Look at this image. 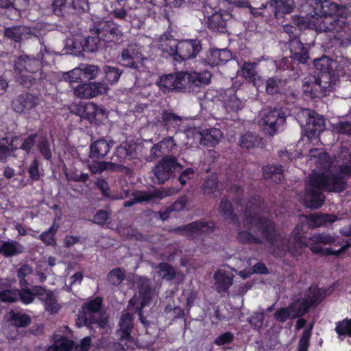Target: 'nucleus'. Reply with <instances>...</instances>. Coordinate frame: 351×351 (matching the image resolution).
Listing matches in <instances>:
<instances>
[{
  "mask_svg": "<svg viewBox=\"0 0 351 351\" xmlns=\"http://www.w3.org/2000/svg\"><path fill=\"white\" fill-rule=\"evenodd\" d=\"M310 4L313 6L314 14L308 24L309 28L328 33L341 45L351 43V29L346 21L350 10L346 7L328 0H310Z\"/></svg>",
  "mask_w": 351,
  "mask_h": 351,
  "instance_id": "obj_1",
  "label": "nucleus"
},
{
  "mask_svg": "<svg viewBox=\"0 0 351 351\" xmlns=\"http://www.w3.org/2000/svg\"><path fill=\"white\" fill-rule=\"evenodd\" d=\"M315 152L319 155L315 161L317 164V169L313 170L309 178V184L303 199L304 205L312 209L318 208L324 204V197L321 190L339 192L345 187L343 177L332 174L335 167L330 165L328 155L318 149H311V158H316Z\"/></svg>",
  "mask_w": 351,
  "mask_h": 351,
  "instance_id": "obj_2",
  "label": "nucleus"
},
{
  "mask_svg": "<svg viewBox=\"0 0 351 351\" xmlns=\"http://www.w3.org/2000/svg\"><path fill=\"white\" fill-rule=\"evenodd\" d=\"M349 60L344 57L333 60L327 56H322L315 60L314 66L320 73L317 77L309 75L305 79L304 93L311 97H317L322 93L334 90L340 76L343 77L349 71Z\"/></svg>",
  "mask_w": 351,
  "mask_h": 351,
  "instance_id": "obj_3",
  "label": "nucleus"
},
{
  "mask_svg": "<svg viewBox=\"0 0 351 351\" xmlns=\"http://www.w3.org/2000/svg\"><path fill=\"white\" fill-rule=\"evenodd\" d=\"M53 53L46 49H41L36 59L27 56L19 57L15 63L18 80L23 86L29 87L39 75L42 62L50 63L53 62Z\"/></svg>",
  "mask_w": 351,
  "mask_h": 351,
  "instance_id": "obj_4",
  "label": "nucleus"
},
{
  "mask_svg": "<svg viewBox=\"0 0 351 351\" xmlns=\"http://www.w3.org/2000/svg\"><path fill=\"white\" fill-rule=\"evenodd\" d=\"M273 223L265 219L245 215L242 226H239L238 239L242 243H252L259 241L258 237L263 235L269 239L270 234L274 231Z\"/></svg>",
  "mask_w": 351,
  "mask_h": 351,
  "instance_id": "obj_5",
  "label": "nucleus"
},
{
  "mask_svg": "<svg viewBox=\"0 0 351 351\" xmlns=\"http://www.w3.org/2000/svg\"><path fill=\"white\" fill-rule=\"evenodd\" d=\"M97 36H91L85 40L83 50L93 52L99 46L100 40L104 42H115L121 36L122 33L119 26L110 21L96 22Z\"/></svg>",
  "mask_w": 351,
  "mask_h": 351,
  "instance_id": "obj_6",
  "label": "nucleus"
},
{
  "mask_svg": "<svg viewBox=\"0 0 351 351\" xmlns=\"http://www.w3.org/2000/svg\"><path fill=\"white\" fill-rule=\"evenodd\" d=\"M182 165L178 162L177 159L172 156L164 157L156 166L154 173L159 184L164 183L169 179L176 171H179Z\"/></svg>",
  "mask_w": 351,
  "mask_h": 351,
  "instance_id": "obj_7",
  "label": "nucleus"
},
{
  "mask_svg": "<svg viewBox=\"0 0 351 351\" xmlns=\"http://www.w3.org/2000/svg\"><path fill=\"white\" fill-rule=\"evenodd\" d=\"M324 297V291L322 289L312 287L309 289L306 298H300L295 300L289 305V307L291 311H296L297 317H300L306 312L311 305L319 302Z\"/></svg>",
  "mask_w": 351,
  "mask_h": 351,
  "instance_id": "obj_8",
  "label": "nucleus"
},
{
  "mask_svg": "<svg viewBox=\"0 0 351 351\" xmlns=\"http://www.w3.org/2000/svg\"><path fill=\"white\" fill-rule=\"evenodd\" d=\"M139 291L130 300V306L134 307L138 312V315L142 320V309L149 304L151 300V292L149 290V281L144 277L139 279Z\"/></svg>",
  "mask_w": 351,
  "mask_h": 351,
  "instance_id": "obj_9",
  "label": "nucleus"
},
{
  "mask_svg": "<svg viewBox=\"0 0 351 351\" xmlns=\"http://www.w3.org/2000/svg\"><path fill=\"white\" fill-rule=\"evenodd\" d=\"M285 122V117L280 110L263 111L261 124L263 130L269 135H274Z\"/></svg>",
  "mask_w": 351,
  "mask_h": 351,
  "instance_id": "obj_10",
  "label": "nucleus"
},
{
  "mask_svg": "<svg viewBox=\"0 0 351 351\" xmlns=\"http://www.w3.org/2000/svg\"><path fill=\"white\" fill-rule=\"evenodd\" d=\"M108 90L105 83L95 82L77 85L73 88V94L81 99H90L106 93Z\"/></svg>",
  "mask_w": 351,
  "mask_h": 351,
  "instance_id": "obj_11",
  "label": "nucleus"
},
{
  "mask_svg": "<svg viewBox=\"0 0 351 351\" xmlns=\"http://www.w3.org/2000/svg\"><path fill=\"white\" fill-rule=\"evenodd\" d=\"M38 26H40V25H37L36 27H34L21 25L7 27L4 30V36L16 43L31 38L32 36L38 37L41 34Z\"/></svg>",
  "mask_w": 351,
  "mask_h": 351,
  "instance_id": "obj_12",
  "label": "nucleus"
},
{
  "mask_svg": "<svg viewBox=\"0 0 351 351\" xmlns=\"http://www.w3.org/2000/svg\"><path fill=\"white\" fill-rule=\"evenodd\" d=\"M184 77V72L165 75L159 78L156 84L160 90L165 93L172 90H180L185 87Z\"/></svg>",
  "mask_w": 351,
  "mask_h": 351,
  "instance_id": "obj_13",
  "label": "nucleus"
},
{
  "mask_svg": "<svg viewBox=\"0 0 351 351\" xmlns=\"http://www.w3.org/2000/svg\"><path fill=\"white\" fill-rule=\"evenodd\" d=\"M201 50V45L197 40H183L177 43L174 60L182 61L195 57Z\"/></svg>",
  "mask_w": 351,
  "mask_h": 351,
  "instance_id": "obj_14",
  "label": "nucleus"
},
{
  "mask_svg": "<svg viewBox=\"0 0 351 351\" xmlns=\"http://www.w3.org/2000/svg\"><path fill=\"white\" fill-rule=\"evenodd\" d=\"M176 191L174 189H162L154 192H143L136 193L133 200L126 201L123 205L125 207H130L136 203L144 202L147 201L156 202L166 197L175 194Z\"/></svg>",
  "mask_w": 351,
  "mask_h": 351,
  "instance_id": "obj_15",
  "label": "nucleus"
},
{
  "mask_svg": "<svg viewBox=\"0 0 351 351\" xmlns=\"http://www.w3.org/2000/svg\"><path fill=\"white\" fill-rule=\"evenodd\" d=\"M34 291L38 298L44 304L45 311L49 314H56L60 311L61 306L53 292L46 290L42 287H36Z\"/></svg>",
  "mask_w": 351,
  "mask_h": 351,
  "instance_id": "obj_16",
  "label": "nucleus"
},
{
  "mask_svg": "<svg viewBox=\"0 0 351 351\" xmlns=\"http://www.w3.org/2000/svg\"><path fill=\"white\" fill-rule=\"evenodd\" d=\"M101 300L99 298H95L93 300L86 303L83 307L77 322L76 325L81 327L83 325H87L92 322V318L95 317V314L101 308Z\"/></svg>",
  "mask_w": 351,
  "mask_h": 351,
  "instance_id": "obj_17",
  "label": "nucleus"
},
{
  "mask_svg": "<svg viewBox=\"0 0 351 351\" xmlns=\"http://www.w3.org/2000/svg\"><path fill=\"white\" fill-rule=\"evenodd\" d=\"M80 116L90 121H101L108 117V112L94 103L88 102L79 109Z\"/></svg>",
  "mask_w": 351,
  "mask_h": 351,
  "instance_id": "obj_18",
  "label": "nucleus"
},
{
  "mask_svg": "<svg viewBox=\"0 0 351 351\" xmlns=\"http://www.w3.org/2000/svg\"><path fill=\"white\" fill-rule=\"evenodd\" d=\"M302 226L298 225L294 228L288 242V250L294 256L300 255L307 243L303 239Z\"/></svg>",
  "mask_w": 351,
  "mask_h": 351,
  "instance_id": "obj_19",
  "label": "nucleus"
},
{
  "mask_svg": "<svg viewBox=\"0 0 351 351\" xmlns=\"http://www.w3.org/2000/svg\"><path fill=\"white\" fill-rule=\"evenodd\" d=\"M303 113L308 115L305 130L307 138L311 139L324 130V119L318 114H310L308 110H304Z\"/></svg>",
  "mask_w": 351,
  "mask_h": 351,
  "instance_id": "obj_20",
  "label": "nucleus"
},
{
  "mask_svg": "<svg viewBox=\"0 0 351 351\" xmlns=\"http://www.w3.org/2000/svg\"><path fill=\"white\" fill-rule=\"evenodd\" d=\"M139 47L136 45H130L122 53L123 64L130 68L138 69L143 60Z\"/></svg>",
  "mask_w": 351,
  "mask_h": 351,
  "instance_id": "obj_21",
  "label": "nucleus"
},
{
  "mask_svg": "<svg viewBox=\"0 0 351 351\" xmlns=\"http://www.w3.org/2000/svg\"><path fill=\"white\" fill-rule=\"evenodd\" d=\"M234 274L230 269H220L214 276L215 287L219 293L226 292L232 285Z\"/></svg>",
  "mask_w": 351,
  "mask_h": 351,
  "instance_id": "obj_22",
  "label": "nucleus"
},
{
  "mask_svg": "<svg viewBox=\"0 0 351 351\" xmlns=\"http://www.w3.org/2000/svg\"><path fill=\"white\" fill-rule=\"evenodd\" d=\"M195 136L201 144L206 146H214L220 141L223 134L217 128H211L204 130L201 132H196Z\"/></svg>",
  "mask_w": 351,
  "mask_h": 351,
  "instance_id": "obj_23",
  "label": "nucleus"
},
{
  "mask_svg": "<svg viewBox=\"0 0 351 351\" xmlns=\"http://www.w3.org/2000/svg\"><path fill=\"white\" fill-rule=\"evenodd\" d=\"M39 103L38 97L31 95H21L13 103L14 109L18 112H25L36 106Z\"/></svg>",
  "mask_w": 351,
  "mask_h": 351,
  "instance_id": "obj_24",
  "label": "nucleus"
},
{
  "mask_svg": "<svg viewBox=\"0 0 351 351\" xmlns=\"http://www.w3.org/2000/svg\"><path fill=\"white\" fill-rule=\"evenodd\" d=\"M133 326V319L131 314L127 313L123 314L119 322V330H118V335L120 341L123 342L131 341L130 332Z\"/></svg>",
  "mask_w": 351,
  "mask_h": 351,
  "instance_id": "obj_25",
  "label": "nucleus"
},
{
  "mask_svg": "<svg viewBox=\"0 0 351 351\" xmlns=\"http://www.w3.org/2000/svg\"><path fill=\"white\" fill-rule=\"evenodd\" d=\"M185 76L184 86L189 84H194L197 86L206 85L210 82L211 74L208 71L198 73L196 71L184 72Z\"/></svg>",
  "mask_w": 351,
  "mask_h": 351,
  "instance_id": "obj_26",
  "label": "nucleus"
},
{
  "mask_svg": "<svg viewBox=\"0 0 351 351\" xmlns=\"http://www.w3.org/2000/svg\"><path fill=\"white\" fill-rule=\"evenodd\" d=\"M290 51L291 58L300 63H304L308 58L307 50L303 44L298 39H293L290 42Z\"/></svg>",
  "mask_w": 351,
  "mask_h": 351,
  "instance_id": "obj_27",
  "label": "nucleus"
},
{
  "mask_svg": "<svg viewBox=\"0 0 351 351\" xmlns=\"http://www.w3.org/2000/svg\"><path fill=\"white\" fill-rule=\"evenodd\" d=\"M231 53L226 49H214L207 56V64L210 66H217L230 60Z\"/></svg>",
  "mask_w": 351,
  "mask_h": 351,
  "instance_id": "obj_28",
  "label": "nucleus"
},
{
  "mask_svg": "<svg viewBox=\"0 0 351 351\" xmlns=\"http://www.w3.org/2000/svg\"><path fill=\"white\" fill-rule=\"evenodd\" d=\"M256 64L245 62L241 66L237 73H240L245 79L253 82L255 86H258L259 82H261V78L256 74Z\"/></svg>",
  "mask_w": 351,
  "mask_h": 351,
  "instance_id": "obj_29",
  "label": "nucleus"
},
{
  "mask_svg": "<svg viewBox=\"0 0 351 351\" xmlns=\"http://www.w3.org/2000/svg\"><path fill=\"white\" fill-rule=\"evenodd\" d=\"M110 147L104 139L96 141L90 146V157L95 159L103 158L109 152Z\"/></svg>",
  "mask_w": 351,
  "mask_h": 351,
  "instance_id": "obj_30",
  "label": "nucleus"
},
{
  "mask_svg": "<svg viewBox=\"0 0 351 351\" xmlns=\"http://www.w3.org/2000/svg\"><path fill=\"white\" fill-rule=\"evenodd\" d=\"M176 147L173 139L171 137L165 138L158 144L155 145L151 149V154L153 158L159 157L160 153L172 152Z\"/></svg>",
  "mask_w": 351,
  "mask_h": 351,
  "instance_id": "obj_31",
  "label": "nucleus"
},
{
  "mask_svg": "<svg viewBox=\"0 0 351 351\" xmlns=\"http://www.w3.org/2000/svg\"><path fill=\"white\" fill-rule=\"evenodd\" d=\"M228 14L223 15L221 12H215L208 19V27L216 32H223L226 25Z\"/></svg>",
  "mask_w": 351,
  "mask_h": 351,
  "instance_id": "obj_32",
  "label": "nucleus"
},
{
  "mask_svg": "<svg viewBox=\"0 0 351 351\" xmlns=\"http://www.w3.org/2000/svg\"><path fill=\"white\" fill-rule=\"evenodd\" d=\"M158 48L174 58L178 41L167 34L162 35L158 39Z\"/></svg>",
  "mask_w": 351,
  "mask_h": 351,
  "instance_id": "obj_33",
  "label": "nucleus"
},
{
  "mask_svg": "<svg viewBox=\"0 0 351 351\" xmlns=\"http://www.w3.org/2000/svg\"><path fill=\"white\" fill-rule=\"evenodd\" d=\"M24 251L22 245L14 241H1L0 243V254L5 256H12L18 254H21Z\"/></svg>",
  "mask_w": 351,
  "mask_h": 351,
  "instance_id": "obj_34",
  "label": "nucleus"
},
{
  "mask_svg": "<svg viewBox=\"0 0 351 351\" xmlns=\"http://www.w3.org/2000/svg\"><path fill=\"white\" fill-rule=\"evenodd\" d=\"M220 99L224 103L226 108L232 110H240L243 106V102L233 93L232 90L225 91L224 95H220Z\"/></svg>",
  "mask_w": 351,
  "mask_h": 351,
  "instance_id": "obj_35",
  "label": "nucleus"
},
{
  "mask_svg": "<svg viewBox=\"0 0 351 351\" xmlns=\"http://www.w3.org/2000/svg\"><path fill=\"white\" fill-rule=\"evenodd\" d=\"M214 227L213 222L204 223L202 222H193L184 228V231L189 235L199 234L210 232Z\"/></svg>",
  "mask_w": 351,
  "mask_h": 351,
  "instance_id": "obj_36",
  "label": "nucleus"
},
{
  "mask_svg": "<svg viewBox=\"0 0 351 351\" xmlns=\"http://www.w3.org/2000/svg\"><path fill=\"white\" fill-rule=\"evenodd\" d=\"M270 4L275 8L276 16L291 12L295 7L293 0H271Z\"/></svg>",
  "mask_w": 351,
  "mask_h": 351,
  "instance_id": "obj_37",
  "label": "nucleus"
},
{
  "mask_svg": "<svg viewBox=\"0 0 351 351\" xmlns=\"http://www.w3.org/2000/svg\"><path fill=\"white\" fill-rule=\"evenodd\" d=\"M313 227H318L324 226L327 223H332L337 220V217L332 215H315L310 218L304 217Z\"/></svg>",
  "mask_w": 351,
  "mask_h": 351,
  "instance_id": "obj_38",
  "label": "nucleus"
},
{
  "mask_svg": "<svg viewBox=\"0 0 351 351\" xmlns=\"http://www.w3.org/2000/svg\"><path fill=\"white\" fill-rule=\"evenodd\" d=\"M261 139L253 133H246L241 136L239 140V145L243 148L250 149L251 148L259 147Z\"/></svg>",
  "mask_w": 351,
  "mask_h": 351,
  "instance_id": "obj_39",
  "label": "nucleus"
},
{
  "mask_svg": "<svg viewBox=\"0 0 351 351\" xmlns=\"http://www.w3.org/2000/svg\"><path fill=\"white\" fill-rule=\"evenodd\" d=\"M263 175L266 179H271L278 182L282 180L283 175L280 167L275 165H267L263 168Z\"/></svg>",
  "mask_w": 351,
  "mask_h": 351,
  "instance_id": "obj_40",
  "label": "nucleus"
},
{
  "mask_svg": "<svg viewBox=\"0 0 351 351\" xmlns=\"http://www.w3.org/2000/svg\"><path fill=\"white\" fill-rule=\"evenodd\" d=\"M335 330L339 339H342L345 336L351 337V319L346 318L336 322Z\"/></svg>",
  "mask_w": 351,
  "mask_h": 351,
  "instance_id": "obj_41",
  "label": "nucleus"
},
{
  "mask_svg": "<svg viewBox=\"0 0 351 351\" xmlns=\"http://www.w3.org/2000/svg\"><path fill=\"white\" fill-rule=\"evenodd\" d=\"M19 138L15 137L10 143L9 140L6 138L0 140V158L6 157L12 151L16 149L19 145Z\"/></svg>",
  "mask_w": 351,
  "mask_h": 351,
  "instance_id": "obj_42",
  "label": "nucleus"
},
{
  "mask_svg": "<svg viewBox=\"0 0 351 351\" xmlns=\"http://www.w3.org/2000/svg\"><path fill=\"white\" fill-rule=\"evenodd\" d=\"M73 3V0H53V11L57 15H62L72 8Z\"/></svg>",
  "mask_w": 351,
  "mask_h": 351,
  "instance_id": "obj_43",
  "label": "nucleus"
},
{
  "mask_svg": "<svg viewBox=\"0 0 351 351\" xmlns=\"http://www.w3.org/2000/svg\"><path fill=\"white\" fill-rule=\"evenodd\" d=\"M8 319L16 326H25L30 323L29 316L21 312L10 311Z\"/></svg>",
  "mask_w": 351,
  "mask_h": 351,
  "instance_id": "obj_44",
  "label": "nucleus"
},
{
  "mask_svg": "<svg viewBox=\"0 0 351 351\" xmlns=\"http://www.w3.org/2000/svg\"><path fill=\"white\" fill-rule=\"evenodd\" d=\"M136 145L134 143H123L118 147L117 154L120 158H132L134 156Z\"/></svg>",
  "mask_w": 351,
  "mask_h": 351,
  "instance_id": "obj_45",
  "label": "nucleus"
},
{
  "mask_svg": "<svg viewBox=\"0 0 351 351\" xmlns=\"http://www.w3.org/2000/svg\"><path fill=\"white\" fill-rule=\"evenodd\" d=\"M73 341L60 337L55 339L54 345L49 347L47 351H68L73 348Z\"/></svg>",
  "mask_w": 351,
  "mask_h": 351,
  "instance_id": "obj_46",
  "label": "nucleus"
},
{
  "mask_svg": "<svg viewBox=\"0 0 351 351\" xmlns=\"http://www.w3.org/2000/svg\"><path fill=\"white\" fill-rule=\"evenodd\" d=\"M83 76L81 65L78 67H75V69L63 73L62 77L63 80L66 82H69L70 84L77 83L81 82Z\"/></svg>",
  "mask_w": 351,
  "mask_h": 351,
  "instance_id": "obj_47",
  "label": "nucleus"
},
{
  "mask_svg": "<svg viewBox=\"0 0 351 351\" xmlns=\"http://www.w3.org/2000/svg\"><path fill=\"white\" fill-rule=\"evenodd\" d=\"M104 72L105 73L106 81L110 84L117 83L122 73V71L119 69L110 66H105L104 67Z\"/></svg>",
  "mask_w": 351,
  "mask_h": 351,
  "instance_id": "obj_48",
  "label": "nucleus"
},
{
  "mask_svg": "<svg viewBox=\"0 0 351 351\" xmlns=\"http://www.w3.org/2000/svg\"><path fill=\"white\" fill-rule=\"evenodd\" d=\"M295 317H297L296 311H291L289 306L287 308H279L274 314V318L280 322H285L288 319H294Z\"/></svg>",
  "mask_w": 351,
  "mask_h": 351,
  "instance_id": "obj_49",
  "label": "nucleus"
},
{
  "mask_svg": "<svg viewBox=\"0 0 351 351\" xmlns=\"http://www.w3.org/2000/svg\"><path fill=\"white\" fill-rule=\"evenodd\" d=\"M90 171L94 173H100L105 170H114L118 167L117 165L110 162H99L88 165Z\"/></svg>",
  "mask_w": 351,
  "mask_h": 351,
  "instance_id": "obj_50",
  "label": "nucleus"
},
{
  "mask_svg": "<svg viewBox=\"0 0 351 351\" xmlns=\"http://www.w3.org/2000/svg\"><path fill=\"white\" fill-rule=\"evenodd\" d=\"M157 273L161 278L170 280L175 277L176 272L173 267L167 263H160L158 267Z\"/></svg>",
  "mask_w": 351,
  "mask_h": 351,
  "instance_id": "obj_51",
  "label": "nucleus"
},
{
  "mask_svg": "<svg viewBox=\"0 0 351 351\" xmlns=\"http://www.w3.org/2000/svg\"><path fill=\"white\" fill-rule=\"evenodd\" d=\"M58 226H56L55 223H53L48 231L42 233L39 236L40 239L46 245H56V239L54 238V236L58 230Z\"/></svg>",
  "mask_w": 351,
  "mask_h": 351,
  "instance_id": "obj_52",
  "label": "nucleus"
},
{
  "mask_svg": "<svg viewBox=\"0 0 351 351\" xmlns=\"http://www.w3.org/2000/svg\"><path fill=\"white\" fill-rule=\"evenodd\" d=\"M83 76L88 80H93L98 75L100 69L97 65L82 64Z\"/></svg>",
  "mask_w": 351,
  "mask_h": 351,
  "instance_id": "obj_53",
  "label": "nucleus"
},
{
  "mask_svg": "<svg viewBox=\"0 0 351 351\" xmlns=\"http://www.w3.org/2000/svg\"><path fill=\"white\" fill-rule=\"evenodd\" d=\"M56 260L54 257L49 256L48 258L47 263H43L40 264L36 271V274L40 277V281L43 282L46 280L47 276L46 273H49V271L48 269V266L53 267L56 265Z\"/></svg>",
  "mask_w": 351,
  "mask_h": 351,
  "instance_id": "obj_54",
  "label": "nucleus"
},
{
  "mask_svg": "<svg viewBox=\"0 0 351 351\" xmlns=\"http://www.w3.org/2000/svg\"><path fill=\"white\" fill-rule=\"evenodd\" d=\"M231 3L235 4L236 5L239 7L242 8H249L250 9V13L253 15L254 17H258L262 16L263 14L260 10H262L263 9L265 8L267 5L263 4L261 8H255L250 5V3L247 1H243V0H230Z\"/></svg>",
  "mask_w": 351,
  "mask_h": 351,
  "instance_id": "obj_55",
  "label": "nucleus"
},
{
  "mask_svg": "<svg viewBox=\"0 0 351 351\" xmlns=\"http://www.w3.org/2000/svg\"><path fill=\"white\" fill-rule=\"evenodd\" d=\"M312 328L313 326L311 325L303 330L302 335L299 341L298 351H307Z\"/></svg>",
  "mask_w": 351,
  "mask_h": 351,
  "instance_id": "obj_56",
  "label": "nucleus"
},
{
  "mask_svg": "<svg viewBox=\"0 0 351 351\" xmlns=\"http://www.w3.org/2000/svg\"><path fill=\"white\" fill-rule=\"evenodd\" d=\"M187 203V199L185 197H182L178 199L171 206L169 209L163 213H161L160 217L162 220H165L169 217V212L170 211H180L182 210L186 206Z\"/></svg>",
  "mask_w": 351,
  "mask_h": 351,
  "instance_id": "obj_57",
  "label": "nucleus"
},
{
  "mask_svg": "<svg viewBox=\"0 0 351 351\" xmlns=\"http://www.w3.org/2000/svg\"><path fill=\"white\" fill-rule=\"evenodd\" d=\"M37 286L33 287L32 290H29L25 288H22L21 291H19V298H21L23 303L28 304L33 302L34 297L37 295V294L35 293L34 291V289Z\"/></svg>",
  "mask_w": 351,
  "mask_h": 351,
  "instance_id": "obj_58",
  "label": "nucleus"
},
{
  "mask_svg": "<svg viewBox=\"0 0 351 351\" xmlns=\"http://www.w3.org/2000/svg\"><path fill=\"white\" fill-rule=\"evenodd\" d=\"M125 278V272L120 269H112L108 275V280L112 285H119Z\"/></svg>",
  "mask_w": 351,
  "mask_h": 351,
  "instance_id": "obj_59",
  "label": "nucleus"
},
{
  "mask_svg": "<svg viewBox=\"0 0 351 351\" xmlns=\"http://www.w3.org/2000/svg\"><path fill=\"white\" fill-rule=\"evenodd\" d=\"M267 272V268L263 263H256L254 265L253 269H245L239 271V274L243 278H248L253 273L264 274Z\"/></svg>",
  "mask_w": 351,
  "mask_h": 351,
  "instance_id": "obj_60",
  "label": "nucleus"
},
{
  "mask_svg": "<svg viewBox=\"0 0 351 351\" xmlns=\"http://www.w3.org/2000/svg\"><path fill=\"white\" fill-rule=\"evenodd\" d=\"M95 184L101 190L102 194L104 196L109 197L110 199H119L123 198L122 195H115V194L110 195V193L108 192V190H109L108 184L105 180H97Z\"/></svg>",
  "mask_w": 351,
  "mask_h": 351,
  "instance_id": "obj_61",
  "label": "nucleus"
},
{
  "mask_svg": "<svg viewBox=\"0 0 351 351\" xmlns=\"http://www.w3.org/2000/svg\"><path fill=\"white\" fill-rule=\"evenodd\" d=\"M310 240L313 244H330L335 241L333 237L325 234H315L310 239Z\"/></svg>",
  "mask_w": 351,
  "mask_h": 351,
  "instance_id": "obj_62",
  "label": "nucleus"
},
{
  "mask_svg": "<svg viewBox=\"0 0 351 351\" xmlns=\"http://www.w3.org/2000/svg\"><path fill=\"white\" fill-rule=\"evenodd\" d=\"M0 298L2 301L13 302L19 298V291L14 290H4L0 293Z\"/></svg>",
  "mask_w": 351,
  "mask_h": 351,
  "instance_id": "obj_63",
  "label": "nucleus"
},
{
  "mask_svg": "<svg viewBox=\"0 0 351 351\" xmlns=\"http://www.w3.org/2000/svg\"><path fill=\"white\" fill-rule=\"evenodd\" d=\"M220 212L228 218H230L232 221H235L234 216H232V206L228 200L223 199L219 206Z\"/></svg>",
  "mask_w": 351,
  "mask_h": 351,
  "instance_id": "obj_64",
  "label": "nucleus"
}]
</instances>
